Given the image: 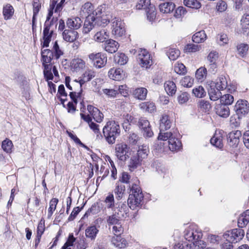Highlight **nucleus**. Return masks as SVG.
<instances>
[{"instance_id":"0eeeda50","label":"nucleus","mask_w":249,"mask_h":249,"mask_svg":"<svg viewBox=\"0 0 249 249\" xmlns=\"http://www.w3.org/2000/svg\"><path fill=\"white\" fill-rule=\"evenodd\" d=\"M94 18L97 26L104 27L109 22L111 16L105 11L104 7L100 6L95 10Z\"/></svg>"},{"instance_id":"423d86ee","label":"nucleus","mask_w":249,"mask_h":249,"mask_svg":"<svg viewBox=\"0 0 249 249\" xmlns=\"http://www.w3.org/2000/svg\"><path fill=\"white\" fill-rule=\"evenodd\" d=\"M63 54L57 42H55L53 50L45 49L41 51L42 62L51 63L53 59H58Z\"/></svg>"},{"instance_id":"de8ad7c7","label":"nucleus","mask_w":249,"mask_h":249,"mask_svg":"<svg viewBox=\"0 0 249 249\" xmlns=\"http://www.w3.org/2000/svg\"><path fill=\"white\" fill-rule=\"evenodd\" d=\"M121 218L114 212L111 215L107 216V223L108 225H115L121 223Z\"/></svg>"},{"instance_id":"8fccbe9b","label":"nucleus","mask_w":249,"mask_h":249,"mask_svg":"<svg viewBox=\"0 0 249 249\" xmlns=\"http://www.w3.org/2000/svg\"><path fill=\"white\" fill-rule=\"evenodd\" d=\"M115 61L121 65L126 64L127 62V57L123 53H117L114 56Z\"/></svg>"},{"instance_id":"c85d7f7f","label":"nucleus","mask_w":249,"mask_h":249,"mask_svg":"<svg viewBox=\"0 0 249 249\" xmlns=\"http://www.w3.org/2000/svg\"><path fill=\"white\" fill-rule=\"evenodd\" d=\"M108 76L114 80H121L123 78V71L121 69L112 68L108 71Z\"/></svg>"},{"instance_id":"aec40b11","label":"nucleus","mask_w":249,"mask_h":249,"mask_svg":"<svg viewBox=\"0 0 249 249\" xmlns=\"http://www.w3.org/2000/svg\"><path fill=\"white\" fill-rule=\"evenodd\" d=\"M215 110L216 114L223 118H227L230 115V109L228 106L219 104L215 106Z\"/></svg>"},{"instance_id":"ea45409f","label":"nucleus","mask_w":249,"mask_h":249,"mask_svg":"<svg viewBox=\"0 0 249 249\" xmlns=\"http://www.w3.org/2000/svg\"><path fill=\"white\" fill-rule=\"evenodd\" d=\"M14 13V9L13 6L7 4L3 7V15L5 20H8L11 18Z\"/></svg>"},{"instance_id":"c03bdc74","label":"nucleus","mask_w":249,"mask_h":249,"mask_svg":"<svg viewBox=\"0 0 249 249\" xmlns=\"http://www.w3.org/2000/svg\"><path fill=\"white\" fill-rule=\"evenodd\" d=\"M166 55L171 60H176L180 55V51L176 48H169L166 50Z\"/></svg>"},{"instance_id":"b1692460","label":"nucleus","mask_w":249,"mask_h":249,"mask_svg":"<svg viewBox=\"0 0 249 249\" xmlns=\"http://www.w3.org/2000/svg\"><path fill=\"white\" fill-rule=\"evenodd\" d=\"M119 47V43L112 39L107 40L105 44V50L109 53H115Z\"/></svg>"},{"instance_id":"4468645a","label":"nucleus","mask_w":249,"mask_h":249,"mask_svg":"<svg viewBox=\"0 0 249 249\" xmlns=\"http://www.w3.org/2000/svg\"><path fill=\"white\" fill-rule=\"evenodd\" d=\"M241 136L242 133L239 130H234L230 132L227 135V140L229 144L231 146L237 147Z\"/></svg>"},{"instance_id":"f8f14e48","label":"nucleus","mask_w":249,"mask_h":249,"mask_svg":"<svg viewBox=\"0 0 249 249\" xmlns=\"http://www.w3.org/2000/svg\"><path fill=\"white\" fill-rule=\"evenodd\" d=\"M138 59L142 67L149 68L152 64V60L149 53L145 50L139 49Z\"/></svg>"},{"instance_id":"603ef678","label":"nucleus","mask_w":249,"mask_h":249,"mask_svg":"<svg viewBox=\"0 0 249 249\" xmlns=\"http://www.w3.org/2000/svg\"><path fill=\"white\" fill-rule=\"evenodd\" d=\"M58 202V199L56 198H52L50 201V207L48 210V217L51 218L52 216L53 212L56 208V205Z\"/></svg>"},{"instance_id":"9b49d317","label":"nucleus","mask_w":249,"mask_h":249,"mask_svg":"<svg viewBox=\"0 0 249 249\" xmlns=\"http://www.w3.org/2000/svg\"><path fill=\"white\" fill-rule=\"evenodd\" d=\"M234 110L238 118H241L248 114L249 112V104L245 100H238L234 106Z\"/></svg>"},{"instance_id":"2eb2a0df","label":"nucleus","mask_w":249,"mask_h":249,"mask_svg":"<svg viewBox=\"0 0 249 249\" xmlns=\"http://www.w3.org/2000/svg\"><path fill=\"white\" fill-rule=\"evenodd\" d=\"M53 34V30L50 29L48 25L44 24V28L43 32V47H48L49 46V43L51 41Z\"/></svg>"},{"instance_id":"a19ab883","label":"nucleus","mask_w":249,"mask_h":249,"mask_svg":"<svg viewBox=\"0 0 249 249\" xmlns=\"http://www.w3.org/2000/svg\"><path fill=\"white\" fill-rule=\"evenodd\" d=\"M218 57V53L216 52H211L207 57L208 60L210 62V69L214 71L216 68L215 62Z\"/></svg>"},{"instance_id":"338daca9","label":"nucleus","mask_w":249,"mask_h":249,"mask_svg":"<svg viewBox=\"0 0 249 249\" xmlns=\"http://www.w3.org/2000/svg\"><path fill=\"white\" fill-rule=\"evenodd\" d=\"M174 136H175L171 132H166L161 131L160 130V133L158 136V140H162V141H169L170 138H172Z\"/></svg>"},{"instance_id":"052dcab7","label":"nucleus","mask_w":249,"mask_h":249,"mask_svg":"<svg viewBox=\"0 0 249 249\" xmlns=\"http://www.w3.org/2000/svg\"><path fill=\"white\" fill-rule=\"evenodd\" d=\"M13 146L12 142L9 139H6L2 142L1 147L6 153L11 152Z\"/></svg>"},{"instance_id":"79ce46f5","label":"nucleus","mask_w":249,"mask_h":249,"mask_svg":"<svg viewBox=\"0 0 249 249\" xmlns=\"http://www.w3.org/2000/svg\"><path fill=\"white\" fill-rule=\"evenodd\" d=\"M207 37L204 31H200L195 33L193 37L192 40L196 43H200L204 42Z\"/></svg>"},{"instance_id":"9d476101","label":"nucleus","mask_w":249,"mask_h":249,"mask_svg":"<svg viewBox=\"0 0 249 249\" xmlns=\"http://www.w3.org/2000/svg\"><path fill=\"white\" fill-rule=\"evenodd\" d=\"M112 33L116 37H122L125 35L124 23L120 18H115L113 19Z\"/></svg>"},{"instance_id":"f704fd0d","label":"nucleus","mask_w":249,"mask_h":249,"mask_svg":"<svg viewBox=\"0 0 249 249\" xmlns=\"http://www.w3.org/2000/svg\"><path fill=\"white\" fill-rule=\"evenodd\" d=\"M99 231L95 226H91L88 227L85 230V235L87 238L91 240H94Z\"/></svg>"},{"instance_id":"e2e57ef3","label":"nucleus","mask_w":249,"mask_h":249,"mask_svg":"<svg viewBox=\"0 0 249 249\" xmlns=\"http://www.w3.org/2000/svg\"><path fill=\"white\" fill-rule=\"evenodd\" d=\"M211 143L212 145L215 146L218 148H222L223 147L222 139L221 136H214L211 138L210 140Z\"/></svg>"},{"instance_id":"864d4df0","label":"nucleus","mask_w":249,"mask_h":249,"mask_svg":"<svg viewBox=\"0 0 249 249\" xmlns=\"http://www.w3.org/2000/svg\"><path fill=\"white\" fill-rule=\"evenodd\" d=\"M220 101L221 104L226 106L230 105L233 102L234 98L231 94H226L221 96Z\"/></svg>"},{"instance_id":"3c124183","label":"nucleus","mask_w":249,"mask_h":249,"mask_svg":"<svg viewBox=\"0 0 249 249\" xmlns=\"http://www.w3.org/2000/svg\"><path fill=\"white\" fill-rule=\"evenodd\" d=\"M71 65L75 69H83L86 66V63L83 59L77 58L72 60Z\"/></svg>"},{"instance_id":"5fc2aeb1","label":"nucleus","mask_w":249,"mask_h":249,"mask_svg":"<svg viewBox=\"0 0 249 249\" xmlns=\"http://www.w3.org/2000/svg\"><path fill=\"white\" fill-rule=\"evenodd\" d=\"M104 202L106 208L107 209H112L113 210L114 207V198L112 194H109L106 197Z\"/></svg>"},{"instance_id":"e433bc0d","label":"nucleus","mask_w":249,"mask_h":249,"mask_svg":"<svg viewBox=\"0 0 249 249\" xmlns=\"http://www.w3.org/2000/svg\"><path fill=\"white\" fill-rule=\"evenodd\" d=\"M249 222V210H247L242 213L238 218V225L239 227H245Z\"/></svg>"},{"instance_id":"6e6d98bb","label":"nucleus","mask_w":249,"mask_h":249,"mask_svg":"<svg viewBox=\"0 0 249 249\" xmlns=\"http://www.w3.org/2000/svg\"><path fill=\"white\" fill-rule=\"evenodd\" d=\"M100 206L99 203H96L93 204L91 207L86 212L83 218L88 217V215L90 213L96 214L100 212Z\"/></svg>"},{"instance_id":"c756f323","label":"nucleus","mask_w":249,"mask_h":249,"mask_svg":"<svg viewBox=\"0 0 249 249\" xmlns=\"http://www.w3.org/2000/svg\"><path fill=\"white\" fill-rule=\"evenodd\" d=\"M71 78L69 76H66L65 77V85L66 87L70 90H72L73 89L75 90L76 88L79 87L80 88V91H82V86L83 84H81L80 80H77L76 79L73 80L71 84Z\"/></svg>"},{"instance_id":"a211bd4d","label":"nucleus","mask_w":249,"mask_h":249,"mask_svg":"<svg viewBox=\"0 0 249 249\" xmlns=\"http://www.w3.org/2000/svg\"><path fill=\"white\" fill-rule=\"evenodd\" d=\"M87 109L96 122L98 123L102 122L104 115L97 107L91 105H89L88 106Z\"/></svg>"},{"instance_id":"1a4fd4ad","label":"nucleus","mask_w":249,"mask_h":249,"mask_svg":"<svg viewBox=\"0 0 249 249\" xmlns=\"http://www.w3.org/2000/svg\"><path fill=\"white\" fill-rule=\"evenodd\" d=\"M245 232L242 229H235L231 231H227L224 233L223 236L227 241L237 243L240 241L244 236Z\"/></svg>"},{"instance_id":"37998d69","label":"nucleus","mask_w":249,"mask_h":249,"mask_svg":"<svg viewBox=\"0 0 249 249\" xmlns=\"http://www.w3.org/2000/svg\"><path fill=\"white\" fill-rule=\"evenodd\" d=\"M220 89L217 88H211L208 91L210 99L212 101H217L219 99H220L222 96Z\"/></svg>"},{"instance_id":"4be33fe9","label":"nucleus","mask_w":249,"mask_h":249,"mask_svg":"<svg viewBox=\"0 0 249 249\" xmlns=\"http://www.w3.org/2000/svg\"><path fill=\"white\" fill-rule=\"evenodd\" d=\"M96 25H97V24H95V20L94 18V15L87 17L84 22L83 32L84 34L89 33L93 28H94Z\"/></svg>"},{"instance_id":"680f3d73","label":"nucleus","mask_w":249,"mask_h":249,"mask_svg":"<svg viewBox=\"0 0 249 249\" xmlns=\"http://www.w3.org/2000/svg\"><path fill=\"white\" fill-rule=\"evenodd\" d=\"M125 191L124 185L122 184H117L115 189L114 190V193L117 195L116 198L117 199H120L122 198L123 195Z\"/></svg>"},{"instance_id":"4d7b16f0","label":"nucleus","mask_w":249,"mask_h":249,"mask_svg":"<svg viewBox=\"0 0 249 249\" xmlns=\"http://www.w3.org/2000/svg\"><path fill=\"white\" fill-rule=\"evenodd\" d=\"M190 98V94L187 92H180L177 97V100L179 105L186 103Z\"/></svg>"},{"instance_id":"7c9ffc66","label":"nucleus","mask_w":249,"mask_h":249,"mask_svg":"<svg viewBox=\"0 0 249 249\" xmlns=\"http://www.w3.org/2000/svg\"><path fill=\"white\" fill-rule=\"evenodd\" d=\"M96 75V72L91 69L87 70L82 75L80 79L81 84H84L86 82L90 81Z\"/></svg>"},{"instance_id":"cd10ccee","label":"nucleus","mask_w":249,"mask_h":249,"mask_svg":"<svg viewBox=\"0 0 249 249\" xmlns=\"http://www.w3.org/2000/svg\"><path fill=\"white\" fill-rule=\"evenodd\" d=\"M241 30L240 33L248 35L249 33V15H244L241 19Z\"/></svg>"},{"instance_id":"58836bf2","label":"nucleus","mask_w":249,"mask_h":249,"mask_svg":"<svg viewBox=\"0 0 249 249\" xmlns=\"http://www.w3.org/2000/svg\"><path fill=\"white\" fill-rule=\"evenodd\" d=\"M175 7V5L172 2H165L159 5L160 11L163 13H170L173 11Z\"/></svg>"},{"instance_id":"20e7f679","label":"nucleus","mask_w":249,"mask_h":249,"mask_svg":"<svg viewBox=\"0 0 249 249\" xmlns=\"http://www.w3.org/2000/svg\"><path fill=\"white\" fill-rule=\"evenodd\" d=\"M131 194L127 199V205L132 210L139 207L143 198V195L140 187L134 183L131 187Z\"/></svg>"},{"instance_id":"4c0bfd02","label":"nucleus","mask_w":249,"mask_h":249,"mask_svg":"<svg viewBox=\"0 0 249 249\" xmlns=\"http://www.w3.org/2000/svg\"><path fill=\"white\" fill-rule=\"evenodd\" d=\"M164 89L167 93L170 96L174 95L177 91L175 83L171 81H166L164 83Z\"/></svg>"},{"instance_id":"6e6552de","label":"nucleus","mask_w":249,"mask_h":249,"mask_svg":"<svg viewBox=\"0 0 249 249\" xmlns=\"http://www.w3.org/2000/svg\"><path fill=\"white\" fill-rule=\"evenodd\" d=\"M89 58L93 65L97 69L104 67L107 62L106 54L101 53H91L89 55Z\"/></svg>"},{"instance_id":"a878e982","label":"nucleus","mask_w":249,"mask_h":249,"mask_svg":"<svg viewBox=\"0 0 249 249\" xmlns=\"http://www.w3.org/2000/svg\"><path fill=\"white\" fill-rule=\"evenodd\" d=\"M172 125V122L169 119V117L167 114L162 115L160 119V130L165 131L169 129Z\"/></svg>"},{"instance_id":"72a5a7b5","label":"nucleus","mask_w":249,"mask_h":249,"mask_svg":"<svg viewBox=\"0 0 249 249\" xmlns=\"http://www.w3.org/2000/svg\"><path fill=\"white\" fill-rule=\"evenodd\" d=\"M108 36L107 31L105 29H102L95 33L93 39L97 42H103L107 38Z\"/></svg>"},{"instance_id":"ddd939ff","label":"nucleus","mask_w":249,"mask_h":249,"mask_svg":"<svg viewBox=\"0 0 249 249\" xmlns=\"http://www.w3.org/2000/svg\"><path fill=\"white\" fill-rule=\"evenodd\" d=\"M128 151L129 148L125 143H119L116 145V156L121 160H125L129 157Z\"/></svg>"},{"instance_id":"2f4dec72","label":"nucleus","mask_w":249,"mask_h":249,"mask_svg":"<svg viewBox=\"0 0 249 249\" xmlns=\"http://www.w3.org/2000/svg\"><path fill=\"white\" fill-rule=\"evenodd\" d=\"M96 91L100 95H102V93L105 94L107 98H114L116 97L118 94L117 89H103L102 91L97 87L96 88Z\"/></svg>"},{"instance_id":"f3484780","label":"nucleus","mask_w":249,"mask_h":249,"mask_svg":"<svg viewBox=\"0 0 249 249\" xmlns=\"http://www.w3.org/2000/svg\"><path fill=\"white\" fill-rule=\"evenodd\" d=\"M82 23V21L79 17H71L67 20L66 25L70 30H75L81 26Z\"/></svg>"},{"instance_id":"f03ea898","label":"nucleus","mask_w":249,"mask_h":249,"mask_svg":"<svg viewBox=\"0 0 249 249\" xmlns=\"http://www.w3.org/2000/svg\"><path fill=\"white\" fill-rule=\"evenodd\" d=\"M202 236V232L196 225H190L186 228L184 231V237L185 241L188 242H193L196 247L198 246V248L196 249H202L203 248V247H199V245H201V243L205 245L203 241L200 240Z\"/></svg>"},{"instance_id":"7ed1b4c3","label":"nucleus","mask_w":249,"mask_h":249,"mask_svg":"<svg viewBox=\"0 0 249 249\" xmlns=\"http://www.w3.org/2000/svg\"><path fill=\"white\" fill-rule=\"evenodd\" d=\"M131 194L127 199V205L132 210L139 207L143 198V195L140 187L134 183L131 187Z\"/></svg>"},{"instance_id":"39448f33","label":"nucleus","mask_w":249,"mask_h":249,"mask_svg":"<svg viewBox=\"0 0 249 249\" xmlns=\"http://www.w3.org/2000/svg\"><path fill=\"white\" fill-rule=\"evenodd\" d=\"M148 152L146 146H142L141 147H139L137 153L131 157L128 163V166L130 171H134L143 163V160L147 157Z\"/></svg>"},{"instance_id":"bb28decb","label":"nucleus","mask_w":249,"mask_h":249,"mask_svg":"<svg viewBox=\"0 0 249 249\" xmlns=\"http://www.w3.org/2000/svg\"><path fill=\"white\" fill-rule=\"evenodd\" d=\"M111 242L116 247L120 249L124 248L127 245L126 240L121 236H113L111 239Z\"/></svg>"},{"instance_id":"412c9836","label":"nucleus","mask_w":249,"mask_h":249,"mask_svg":"<svg viewBox=\"0 0 249 249\" xmlns=\"http://www.w3.org/2000/svg\"><path fill=\"white\" fill-rule=\"evenodd\" d=\"M113 212L118 215L121 218H126L128 216V208L127 205L125 203H119L118 207L114 208Z\"/></svg>"},{"instance_id":"bf43d9fd","label":"nucleus","mask_w":249,"mask_h":249,"mask_svg":"<svg viewBox=\"0 0 249 249\" xmlns=\"http://www.w3.org/2000/svg\"><path fill=\"white\" fill-rule=\"evenodd\" d=\"M207 70L205 68L201 67L197 70L196 73V79L202 82L204 78L206 77Z\"/></svg>"},{"instance_id":"09e8293b","label":"nucleus","mask_w":249,"mask_h":249,"mask_svg":"<svg viewBox=\"0 0 249 249\" xmlns=\"http://www.w3.org/2000/svg\"><path fill=\"white\" fill-rule=\"evenodd\" d=\"M184 4L192 9H198L201 6L200 2L197 0H184Z\"/></svg>"},{"instance_id":"dca6fc26","label":"nucleus","mask_w":249,"mask_h":249,"mask_svg":"<svg viewBox=\"0 0 249 249\" xmlns=\"http://www.w3.org/2000/svg\"><path fill=\"white\" fill-rule=\"evenodd\" d=\"M93 9L94 7L90 2H86L81 8L80 15L86 18L92 15L95 16V10L94 11Z\"/></svg>"},{"instance_id":"69168bd1","label":"nucleus","mask_w":249,"mask_h":249,"mask_svg":"<svg viewBox=\"0 0 249 249\" xmlns=\"http://www.w3.org/2000/svg\"><path fill=\"white\" fill-rule=\"evenodd\" d=\"M248 49L249 46L247 44L240 43L237 46L238 53L242 57L246 54Z\"/></svg>"},{"instance_id":"0e129e2a","label":"nucleus","mask_w":249,"mask_h":249,"mask_svg":"<svg viewBox=\"0 0 249 249\" xmlns=\"http://www.w3.org/2000/svg\"><path fill=\"white\" fill-rule=\"evenodd\" d=\"M191 244L187 241H180L175 244L173 249H191Z\"/></svg>"},{"instance_id":"5701e85b","label":"nucleus","mask_w":249,"mask_h":249,"mask_svg":"<svg viewBox=\"0 0 249 249\" xmlns=\"http://www.w3.org/2000/svg\"><path fill=\"white\" fill-rule=\"evenodd\" d=\"M147 89L143 87H140L133 90L132 94L134 97L140 100H144L147 97Z\"/></svg>"},{"instance_id":"6ab92c4d","label":"nucleus","mask_w":249,"mask_h":249,"mask_svg":"<svg viewBox=\"0 0 249 249\" xmlns=\"http://www.w3.org/2000/svg\"><path fill=\"white\" fill-rule=\"evenodd\" d=\"M62 36L67 42H73L78 38V34L75 30L66 29L63 31Z\"/></svg>"},{"instance_id":"393cba45","label":"nucleus","mask_w":249,"mask_h":249,"mask_svg":"<svg viewBox=\"0 0 249 249\" xmlns=\"http://www.w3.org/2000/svg\"><path fill=\"white\" fill-rule=\"evenodd\" d=\"M140 109L143 112L153 113L156 110V107L154 102L152 101L144 102L139 104Z\"/></svg>"},{"instance_id":"a18cd8bd","label":"nucleus","mask_w":249,"mask_h":249,"mask_svg":"<svg viewBox=\"0 0 249 249\" xmlns=\"http://www.w3.org/2000/svg\"><path fill=\"white\" fill-rule=\"evenodd\" d=\"M147 18L150 21H153L156 16V8L154 5L150 4L145 10Z\"/></svg>"},{"instance_id":"13d9d810","label":"nucleus","mask_w":249,"mask_h":249,"mask_svg":"<svg viewBox=\"0 0 249 249\" xmlns=\"http://www.w3.org/2000/svg\"><path fill=\"white\" fill-rule=\"evenodd\" d=\"M180 83L184 87L190 88L194 84V79L189 76H186L180 80Z\"/></svg>"},{"instance_id":"f257e3e1","label":"nucleus","mask_w":249,"mask_h":249,"mask_svg":"<svg viewBox=\"0 0 249 249\" xmlns=\"http://www.w3.org/2000/svg\"><path fill=\"white\" fill-rule=\"evenodd\" d=\"M120 126L118 122L108 121L103 129V133L106 140L109 144L115 142L116 139L120 135Z\"/></svg>"},{"instance_id":"473e14b6","label":"nucleus","mask_w":249,"mask_h":249,"mask_svg":"<svg viewBox=\"0 0 249 249\" xmlns=\"http://www.w3.org/2000/svg\"><path fill=\"white\" fill-rule=\"evenodd\" d=\"M169 148L170 150L172 151H176L179 149L181 146L180 141L174 136L172 138H170L168 141Z\"/></svg>"},{"instance_id":"c9c22d12","label":"nucleus","mask_w":249,"mask_h":249,"mask_svg":"<svg viewBox=\"0 0 249 249\" xmlns=\"http://www.w3.org/2000/svg\"><path fill=\"white\" fill-rule=\"evenodd\" d=\"M228 81L225 76L221 75L217 78L215 83V88L223 90L226 89L228 87Z\"/></svg>"},{"instance_id":"49530a36","label":"nucleus","mask_w":249,"mask_h":249,"mask_svg":"<svg viewBox=\"0 0 249 249\" xmlns=\"http://www.w3.org/2000/svg\"><path fill=\"white\" fill-rule=\"evenodd\" d=\"M192 93L195 97L197 98H203L206 95V92L201 86H197L193 89Z\"/></svg>"},{"instance_id":"774afa93","label":"nucleus","mask_w":249,"mask_h":249,"mask_svg":"<svg viewBox=\"0 0 249 249\" xmlns=\"http://www.w3.org/2000/svg\"><path fill=\"white\" fill-rule=\"evenodd\" d=\"M199 107L204 112H206L210 110L211 106L207 101L201 100L198 103Z\"/></svg>"}]
</instances>
